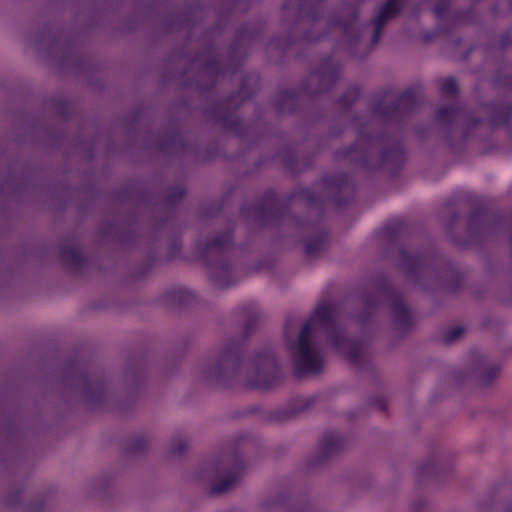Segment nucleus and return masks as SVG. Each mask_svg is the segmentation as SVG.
Instances as JSON below:
<instances>
[{
	"instance_id": "obj_23",
	"label": "nucleus",
	"mask_w": 512,
	"mask_h": 512,
	"mask_svg": "<svg viewBox=\"0 0 512 512\" xmlns=\"http://www.w3.org/2000/svg\"><path fill=\"white\" fill-rule=\"evenodd\" d=\"M403 7L404 0H387L381 5L379 12L374 19L386 24L388 20L396 17Z\"/></svg>"
},
{
	"instance_id": "obj_22",
	"label": "nucleus",
	"mask_w": 512,
	"mask_h": 512,
	"mask_svg": "<svg viewBox=\"0 0 512 512\" xmlns=\"http://www.w3.org/2000/svg\"><path fill=\"white\" fill-rule=\"evenodd\" d=\"M328 243V233L324 230L319 231L316 235L309 237L304 246V252L307 256L313 257L323 252Z\"/></svg>"
},
{
	"instance_id": "obj_33",
	"label": "nucleus",
	"mask_w": 512,
	"mask_h": 512,
	"mask_svg": "<svg viewBox=\"0 0 512 512\" xmlns=\"http://www.w3.org/2000/svg\"><path fill=\"white\" fill-rule=\"evenodd\" d=\"M464 333V328L461 326H455L449 328L443 335V340L446 343H451L457 340Z\"/></svg>"
},
{
	"instance_id": "obj_16",
	"label": "nucleus",
	"mask_w": 512,
	"mask_h": 512,
	"mask_svg": "<svg viewBox=\"0 0 512 512\" xmlns=\"http://www.w3.org/2000/svg\"><path fill=\"white\" fill-rule=\"evenodd\" d=\"M234 96L227 99L224 102L217 104V106L209 111V115L214 118L216 121L221 123V125L228 131L234 133H240L242 122L241 120L233 113L228 111H222L226 106H228Z\"/></svg>"
},
{
	"instance_id": "obj_27",
	"label": "nucleus",
	"mask_w": 512,
	"mask_h": 512,
	"mask_svg": "<svg viewBox=\"0 0 512 512\" xmlns=\"http://www.w3.org/2000/svg\"><path fill=\"white\" fill-rule=\"evenodd\" d=\"M477 13L474 8H469L464 11L457 12L454 16L455 24H471L477 21Z\"/></svg>"
},
{
	"instance_id": "obj_37",
	"label": "nucleus",
	"mask_w": 512,
	"mask_h": 512,
	"mask_svg": "<svg viewBox=\"0 0 512 512\" xmlns=\"http://www.w3.org/2000/svg\"><path fill=\"white\" fill-rule=\"evenodd\" d=\"M443 30H442V26L441 24L439 23L438 24V27L435 31H425L424 34H423V40L425 42H430L432 41L433 39H435L440 33H442Z\"/></svg>"
},
{
	"instance_id": "obj_26",
	"label": "nucleus",
	"mask_w": 512,
	"mask_h": 512,
	"mask_svg": "<svg viewBox=\"0 0 512 512\" xmlns=\"http://www.w3.org/2000/svg\"><path fill=\"white\" fill-rule=\"evenodd\" d=\"M313 404L312 398H299L296 399L293 403V406H295L293 409H291L289 412H287L283 418L289 419L295 417L298 413L303 412L307 409H309Z\"/></svg>"
},
{
	"instance_id": "obj_20",
	"label": "nucleus",
	"mask_w": 512,
	"mask_h": 512,
	"mask_svg": "<svg viewBox=\"0 0 512 512\" xmlns=\"http://www.w3.org/2000/svg\"><path fill=\"white\" fill-rule=\"evenodd\" d=\"M59 254L62 261L73 267V268H83L87 264V258L82 255L79 247L72 244H63L59 248Z\"/></svg>"
},
{
	"instance_id": "obj_11",
	"label": "nucleus",
	"mask_w": 512,
	"mask_h": 512,
	"mask_svg": "<svg viewBox=\"0 0 512 512\" xmlns=\"http://www.w3.org/2000/svg\"><path fill=\"white\" fill-rule=\"evenodd\" d=\"M493 84L499 88H506L512 94V75H504L502 69H499L493 77ZM489 113V122L493 128L505 127L512 139V103L504 105L501 102L494 101L486 104Z\"/></svg>"
},
{
	"instance_id": "obj_44",
	"label": "nucleus",
	"mask_w": 512,
	"mask_h": 512,
	"mask_svg": "<svg viewBox=\"0 0 512 512\" xmlns=\"http://www.w3.org/2000/svg\"><path fill=\"white\" fill-rule=\"evenodd\" d=\"M510 5H511V8H512V0H510Z\"/></svg>"
},
{
	"instance_id": "obj_42",
	"label": "nucleus",
	"mask_w": 512,
	"mask_h": 512,
	"mask_svg": "<svg viewBox=\"0 0 512 512\" xmlns=\"http://www.w3.org/2000/svg\"><path fill=\"white\" fill-rule=\"evenodd\" d=\"M502 38H503L502 39L503 45H506L507 44V39H508V34L503 35Z\"/></svg>"
},
{
	"instance_id": "obj_41",
	"label": "nucleus",
	"mask_w": 512,
	"mask_h": 512,
	"mask_svg": "<svg viewBox=\"0 0 512 512\" xmlns=\"http://www.w3.org/2000/svg\"><path fill=\"white\" fill-rule=\"evenodd\" d=\"M324 38V35H317V36H314L312 35L310 32H306L303 36V39L305 41H308V42H314V41H320Z\"/></svg>"
},
{
	"instance_id": "obj_9",
	"label": "nucleus",
	"mask_w": 512,
	"mask_h": 512,
	"mask_svg": "<svg viewBox=\"0 0 512 512\" xmlns=\"http://www.w3.org/2000/svg\"><path fill=\"white\" fill-rule=\"evenodd\" d=\"M435 118L439 124L444 126L449 137L461 126L464 139H467L471 130L481 123L479 117L467 112L460 104L439 107L436 110Z\"/></svg>"
},
{
	"instance_id": "obj_8",
	"label": "nucleus",
	"mask_w": 512,
	"mask_h": 512,
	"mask_svg": "<svg viewBox=\"0 0 512 512\" xmlns=\"http://www.w3.org/2000/svg\"><path fill=\"white\" fill-rule=\"evenodd\" d=\"M287 202L269 189L257 203L243 204L240 212L247 218H253L261 226L281 224L290 217Z\"/></svg>"
},
{
	"instance_id": "obj_40",
	"label": "nucleus",
	"mask_w": 512,
	"mask_h": 512,
	"mask_svg": "<svg viewBox=\"0 0 512 512\" xmlns=\"http://www.w3.org/2000/svg\"><path fill=\"white\" fill-rule=\"evenodd\" d=\"M237 96L240 97L242 101L248 100L252 97L251 93L246 91L244 81L241 84V88Z\"/></svg>"
},
{
	"instance_id": "obj_3",
	"label": "nucleus",
	"mask_w": 512,
	"mask_h": 512,
	"mask_svg": "<svg viewBox=\"0 0 512 512\" xmlns=\"http://www.w3.org/2000/svg\"><path fill=\"white\" fill-rule=\"evenodd\" d=\"M353 165L367 171H384L396 175L404 165L403 143L393 134L377 136L359 132L355 143L341 152Z\"/></svg>"
},
{
	"instance_id": "obj_31",
	"label": "nucleus",
	"mask_w": 512,
	"mask_h": 512,
	"mask_svg": "<svg viewBox=\"0 0 512 512\" xmlns=\"http://www.w3.org/2000/svg\"><path fill=\"white\" fill-rule=\"evenodd\" d=\"M148 447V439L144 436H138L130 440L128 450L131 452L139 453Z\"/></svg>"
},
{
	"instance_id": "obj_25",
	"label": "nucleus",
	"mask_w": 512,
	"mask_h": 512,
	"mask_svg": "<svg viewBox=\"0 0 512 512\" xmlns=\"http://www.w3.org/2000/svg\"><path fill=\"white\" fill-rule=\"evenodd\" d=\"M360 96L358 86L349 87L339 98L338 104L344 109H350Z\"/></svg>"
},
{
	"instance_id": "obj_1",
	"label": "nucleus",
	"mask_w": 512,
	"mask_h": 512,
	"mask_svg": "<svg viewBox=\"0 0 512 512\" xmlns=\"http://www.w3.org/2000/svg\"><path fill=\"white\" fill-rule=\"evenodd\" d=\"M243 310L245 323L242 338L223 346L215 363L208 366L207 377L219 384L231 385L243 372H248L246 386L249 388L271 389L279 386L284 375L273 346L268 345L252 359H246L244 346L258 325L260 313L254 305Z\"/></svg>"
},
{
	"instance_id": "obj_15",
	"label": "nucleus",
	"mask_w": 512,
	"mask_h": 512,
	"mask_svg": "<svg viewBox=\"0 0 512 512\" xmlns=\"http://www.w3.org/2000/svg\"><path fill=\"white\" fill-rule=\"evenodd\" d=\"M82 390L87 401L93 406H100L108 397L107 384L102 379L90 378L87 372L80 375Z\"/></svg>"
},
{
	"instance_id": "obj_43",
	"label": "nucleus",
	"mask_w": 512,
	"mask_h": 512,
	"mask_svg": "<svg viewBox=\"0 0 512 512\" xmlns=\"http://www.w3.org/2000/svg\"><path fill=\"white\" fill-rule=\"evenodd\" d=\"M458 218H459V215H458V214H455V215L453 216L452 221H451V225H452L454 222H456V221L458 220Z\"/></svg>"
},
{
	"instance_id": "obj_6",
	"label": "nucleus",
	"mask_w": 512,
	"mask_h": 512,
	"mask_svg": "<svg viewBox=\"0 0 512 512\" xmlns=\"http://www.w3.org/2000/svg\"><path fill=\"white\" fill-rule=\"evenodd\" d=\"M382 301L390 303L394 322L397 326L405 331L412 327V315L409 308L403 302L402 294L384 277L377 279L374 292L365 296L366 310L358 315V321L361 324H366L370 315Z\"/></svg>"
},
{
	"instance_id": "obj_29",
	"label": "nucleus",
	"mask_w": 512,
	"mask_h": 512,
	"mask_svg": "<svg viewBox=\"0 0 512 512\" xmlns=\"http://www.w3.org/2000/svg\"><path fill=\"white\" fill-rule=\"evenodd\" d=\"M440 91L443 95L452 96L458 93V84L453 77H447L441 80Z\"/></svg>"
},
{
	"instance_id": "obj_14",
	"label": "nucleus",
	"mask_w": 512,
	"mask_h": 512,
	"mask_svg": "<svg viewBox=\"0 0 512 512\" xmlns=\"http://www.w3.org/2000/svg\"><path fill=\"white\" fill-rule=\"evenodd\" d=\"M358 9L351 7L346 17L332 16L328 20L329 29H339L351 42H358L360 32L357 28Z\"/></svg>"
},
{
	"instance_id": "obj_39",
	"label": "nucleus",
	"mask_w": 512,
	"mask_h": 512,
	"mask_svg": "<svg viewBox=\"0 0 512 512\" xmlns=\"http://www.w3.org/2000/svg\"><path fill=\"white\" fill-rule=\"evenodd\" d=\"M461 283H462V276L459 273H456L454 275L453 279L451 280V282L449 283V289L454 292L458 288H460Z\"/></svg>"
},
{
	"instance_id": "obj_38",
	"label": "nucleus",
	"mask_w": 512,
	"mask_h": 512,
	"mask_svg": "<svg viewBox=\"0 0 512 512\" xmlns=\"http://www.w3.org/2000/svg\"><path fill=\"white\" fill-rule=\"evenodd\" d=\"M238 40L239 41H241V40H248L249 42H254V41L257 40V36L249 33L248 32V27H244L239 32Z\"/></svg>"
},
{
	"instance_id": "obj_28",
	"label": "nucleus",
	"mask_w": 512,
	"mask_h": 512,
	"mask_svg": "<svg viewBox=\"0 0 512 512\" xmlns=\"http://www.w3.org/2000/svg\"><path fill=\"white\" fill-rule=\"evenodd\" d=\"M185 196V190L181 186H173L167 190L166 203L169 206H175L182 201Z\"/></svg>"
},
{
	"instance_id": "obj_10",
	"label": "nucleus",
	"mask_w": 512,
	"mask_h": 512,
	"mask_svg": "<svg viewBox=\"0 0 512 512\" xmlns=\"http://www.w3.org/2000/svg\"><path fill=\"white\" fill-rule=\"evenodd\" d=\"M400 268L408 280L420 284L426 277L435 273V256L426 250L410 253L405 247L400 249Z\"/></svg>"
},
{
	"instance_id": "obj_30",
	"label": "nucleus",
	"mask_w": 512,
	"mask_h": 512,
	"mask_svg": "<svg viewBox=\"0 0 512 512\" xmlns=\"http://www.w3.org/2000/svg\"><path fill=\"white\" fill-rule=\"evenodd\" d=\"M205 69L216 76L224 75L227 73V70L221 66L220 59L217 56H213L208 60L205 65Z\"/></svg>"
},
{
	"instance_id": "obj_7",
	"label": "nucleus",
	"mask_w": 512,
	"mask_h": 512,
	"mask_svg": "<svg viewBox=\"0 0 512 512\" xmlns=\"http://www.w3.org/2000/svg\"><path fill=\"white\" fill-rule=\"evenodd\" d=\"M421 98L420 90L415 87L406 89L397 97L392 89H387L373 106L372 113L386 123H401L419 107Z\"/></svg>"
},
{
	"instance_id": "obj_12",
	"label": "nucleus",
	"mask_w": 512,
	"mask_h": 512,
	"mask_svg": "<svg viewBox=\"0 0 512 512\" xmlns=\"http://www.w3.org/2000/svg\"><path fill=\"white\" fill-rule=\"evenodd\" d=\"M323 3L324 0H286L282 9L296 23L308 20L315 25L323 18Z\"/></svg>"
},
{
	"instance_id": "obj_21",
	"label": "nucleus",
	"mask_w": 512,
	"mask_h": 512,
	"mask_svg": "<svg viewBox=\"0 0 512 512\" xmlns=\"http://www.w3.org/2000/svg\"><path fill=\"white\" fill-rule=\"evenodd\" d=\"M194 299V294L185 288H174L165 293V301L179 308L191 305Z\"/></svg>"
},
{
	"instance_id": "obj_35",
	"label": "nucleus",
	"mask_w": 512,
	"mask_h": 512,
	"mask_svg": "<svg viewBox=\"0 0 512 512\" xmlns=\"http://www.w3.org/2000/svg\"><path fill=\"white\" fill-rule=\"evenodd\" d=\"M373 26H374V31H373V35L371 38V45L375 46L378 44V42L380 40L382 30H383L385 24L373 19Z\"/></svg>"
},
{
	"instance_id": "obj_4",
	"label": "nucleus",
	"mask_w": 512,
	"mask_h": 512,
	"mask_svg": "<svg viewBox=\"0 0 512 512\" xmlns=\"http://www.w3.org/2000/svg\"><path fill=\"white\" fill-rule=\"evenodd\" d=\"M233 238V229H228L217 233L205 243H197V249L208 268L209 278L219 288H228L236 283L235 269L230 258Z\"/></svg>"
},
{
	"instance_id": "obj_17",
	"label": "nucleus",
	"mask_w": 512,
	"mask_h": 512,
	"mask_svg": "<svg viewBox=\"0 0 512 512\" xmlns=\"http://www.w3.org/2000/svg\"><path fill=\"white\" fill-rule=\"evenodd\" d=\"M304 90L305 87L303 85L298 90L285 89L280 91L274 103L276 111L281 114L294 113L297 110L300 97Z\"/></svg>"
},
{
	"instance_id": "obj_34",
	"label": "nucleus",
	"mask_w": 512,
	"mask_h": 512,
	"mask_svg": "<svg viewBox=\"0 0 512 512\" xmlns=\"http://www.w3.org/2000/svg\"><path fill=\"white\" fill-rule=\"evenodd\" d=\"M187 442L181 438H174L171 442V454L182 455L187 449Z\"/></svg>"
},
{
	"instance_id": "obj_2",
	"label": "nucleus",
	"mask_w": 512,
	"mask_h": 512,
	"mask_svg": "<svg viewBox=\"0 0 512 512\" xmlns=\"http://www.w3.org/2000/svg\"><path fill=\"white\" fill-rule=\"evenodd\" d=\"M337 307L332 302L318 304L311 317L303 324L296 341L291 342L290 331L293 319L288 318L284 327L288 349L292 356L294 375L302 378L309 374H318L323 369V358L318 348L313 344V327L323 329L332 347L343 353L353 365H359L362 360V346L358 340L345 335L344 329L337 322Z\"/></svg>"
},
{
	"instance_id": "obj_32",
	"label": "nucleus",
	"mask_w": 512,
	"mask_h": 512,
	"mask_svg": "<svg viewBox=\"0 0 512 512\" xmlns=\"http://www.w3.org/2000/svg\"><path fill=\"white\" fill-rule=\"evenodd\" d=\"M449 7L450 0H439V2L434 6L433 12L439 22L445 18L449 11Z\"/></svg>"
},
{
	"instance_id": "obj_24",
	"label": "nucleus",
	"mask_w": 512,
	"mask_h": 512,
	"mask_svg": "<svg viewBox=\"0 0 512 512\" xmlns=\"http://www.w3.org/2000/svg\"><path fill=\"white\" fill-rule=\"evenodd\" d=\"M406 231V224L403 220L397 219L387 223L381 229L382 237L389 243L396 242Z\"/></svg>"
},
{
	"instance_id": "obj_18",
	"label": "nucleus",
	"mask_w": 512,
	"mask_h": 512,
	"mask_svg": "<svg viewBox=\"0 0 512 512\" xmlns=\"http://www.w3.org/2000/svg\"><path fill=\"white\" fill-rule=\"evenodd\" d=\"M243 470L244 464L242 459L238 455H235L232 468L227 472L224 479L211 487V493L220 494L231 489L240 479Z\"/></svg>"
},
{
	"instance_id": "obj_36",
	"label": "nucleus",
	"mask_w": 512,
	"mask_h": 512,
	"mask_svg": "<svg viewBox=\"0 0 512 512\" xmlns=\"http://www.w3.org/2000/svg\"><path fill=\"white\" fill-rule=\"evenodd\" d=\"M497 374H498V368L496 366H490L489 368H487L484 371V375H483L485 384H490L495 379Z\"/></svg>"
},
{
	"instance_id": "obj_5",
	"label": "nucleus",
	"mask_w": 512,
	"mask_h": 512,
	"mask_svg": "<svg viewBox=\"0 0 512 512\" xmlns=\"http://www.w3.org/2000/svg\"><path fill=\"white\" fill-rule=\"evenodd\" d=\"M321 185L324 194L315 192L311 188L296 190L290 200L299 198L310 208L322 210L328 201H331L337 208L348 205L355 196V184L352 176L346 173L327 174L322 177Z\"/></svg>"
},
{
	"instance_id": "obj_13",
	"label": "nucleus",
	"mask_w": 512,
	"mask_h": 512,
	"mask_svg": "<svg viewBox=\"0 0 512 512\" xmlns=\"http://www.w3.org/2000/svg\"><path fill=\"white\" fill-rule=\"evenodd\" d=\"M340 75V66L336 64L331 58L324 59L321 62L319 68L308 78L309 82H318L317 88L313 90L311 94L317 95L330 91L336 85Z\"/></svg>"
},
{
	"instance_id": "obj_19",
	"label": "nucleus",
	"mask_w": 512,
	"mask_h": 512,
	"mask_svg": "<svg viewBox=\"0 0 512 512\" xmlns=\"http://www.w3.org/2000/svg\"><path fill=\"white\" fill-rule=\"evenodd\" d=\"M344 446L343 438L334 433V432H326L323 434L319 441V456L318 461L323 462L330 456L339 452Z\"/></svg>"
}]
</instances>
